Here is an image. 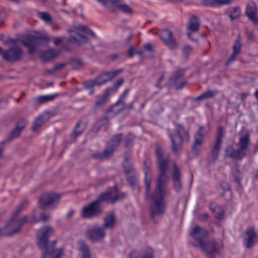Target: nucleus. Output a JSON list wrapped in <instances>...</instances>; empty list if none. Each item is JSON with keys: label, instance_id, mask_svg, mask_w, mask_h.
<instances>
[{"label": "nucleus", "instance_id": "f257e3e1", "mask_svg": "<svg viewBox=\"0 0 258 258\" xmlns=\"http://www.w3.org/2000/svg\"><path fill=\"white\" fill-rule=\"evenodd\" d=\"M155 155L158 170L156 183L167 184L170 179L167 174L169 163V155L158 143L155 145Z\"/></svg>", "mask_w": 258, "mask_h": 258}, {"label": "nucleus", "instance_id": "f03ea898", "mask_svg": "<svg viewBox=\"0 0 258 258\" xmlns=\"http://www.w3.org/2000/svg\"><path fill=\"white\" fill-rule=\"evenodd\" d=\"M167 184L156 183L154 193L152 196L153 202L151 205V217L155 221L156 218L163 215L165 205L163 201L165 196L168 194Z\"/></svg>", "mask_w": 258, "mask_h": 258}, {"label": "nucleus", "instance_id": "7ed1b4c3", "mask_svg": "<svg viewBox=\"0 0 258 258\" xmlns=\"http://www.w3.org/2000/svg\"><path fill=\"white\" fill-rule=\"evenodd\" d=\"M239 140L237 144V149H234L232 146H228L226 149L227 155L233 159L241 160L247 155L249 146L250 145V134L248 132L239 134Z\"/></svg>", "mask_w": 258, "mask_h": 258}, {"label": "nucleus", "instance_id": "20e7f679", "mask_svg": "<svg viewBox=\"0 0 258 258\" xmlns=\"http://www.w3.org/2000/svg\"><path fill=\"white\" fill-rule=\"evenodd\" d=\"M28 204V202L25 201L18 207L14 213L12 218L3 229V234L7 236H12L20 232L22 227L26 223L28 217L25 216L21 219H17L16 217L26 207Z\"/></svg>", "mask_w": 258, "mask_h": 258}, {"label": "nucleus", "instance_id": "39448f33", "mask_svg": "<svg viewBox=\"0 0 258 258\" xmlns=\"http://www.w3.org/2000/svg\"><path fill=\"white\" fill-rule=\"evenodd\" d=\"M54 233L53 229L49 226L43 227L39 230L38 245L39 248L44 249L41 258H46L54 251L55 241L48 242V238Z\"/></svg>", "mask_w": 258, "mask_h": 258}, {"label": "nucleus", "instance_id": "423d86ee", "mask_svg": "<svg viewBox=\"0 0 258 258\" xmlns=\"http://www.w3.org/2000/svg\"><path fill=\"white\" fill-rule=\"evenodd\" d=\"M49 41L50 39L47 34L36 32L35 35H30L22 39L13 40V43L15 44L17 42L21 43L28 48V54H32L36 51L38 46L40 44H47Z\"/></svg>", "mask_w": 258, "mask_h": 258}, {"label": "nucleus", "instance_id": "0eeeda50", "mask_svg": "<svg viewBox=\"0 0 258 258\" xmlns=\"http://www.w3.org/2000/svg\"><path fill=\"white\" fill-rule=\"evenodd\" d=\"M169 136L172 142V151L175 154L178 155L181 150L183 143L188 140V134L182 125L176 124L175 132L170 134Z\"/></svg>", "mask_w": 258, "mask_h": 258}, {"label": "nucleus", "instance_id": "6e6552de", "mask_svg": "<svg viewBox=\"0 0 258 258\" xmlns=\"http://www.w3.org/2000/svg\"><path fill=\"white\" fill-rule=\"evenodd\" d=\"M61 195L55 192L48 191L40 195L38 200V208L42 210L56 207L60 202Z\"/></svg>", "mask_w": 258, "mask_h": 258}, {"label": "nucleus", "instance_id": "1a4fd4ad", "mask_svg": "<svg viewBox=\"0 0 258 258\" xmlns=\"http://www.w3.org/2000/svg\"><path fill=\"white\" fill-rule=\"evenodd\" d=\"M126 196V194L124 192L118 193V188L115 186L108 189L105 192L101 194L97 200L100 203L106 202L113 204L118 201L124 199Z\"/></svg>", "mask_w": 258, "mask_h": 258}, {"label": "nucleus", "instance_id": "9d476101", "mask_svg": "<svg viewBox=\"0 0 258 258\" xmlns=\"http://www.w3.org/2000/svg\"><path fill=\"white\" fill-rule=\"evenodd\" d=\"M102 213L100 202L97 199L89 204L84 206L81 212V216L83 218H92L99 216Z\"/></svg>", "mask_w": 258, "mask_h": 258}, {"label": "nucleus", "instance_id": "9b49d317", "mask_svg": "<svg viewBox=\"0 0 258 258\" xmlns=\"http://www.w3.org/2000/svg\"><path fill=\"white\" fill-rule=\"evenodd\" d=\"M24 52L23 49L15 45L4 51L2 57L4 60L10 62H15L21 60L24 56Z\"/></svg>", "mask_w": 258, "mask_h": 258}, {"label": "nucleus", "instance_id": "f8f14e48", "mask_svg": "<svg viewBox=\"0 0 258 258\" xmlns=\"http://www.w3.org/2000/svg\"><path fill=\"white\" fill-rule=\"evenodd\" d=\"M86 237L93 242L102 240L106 235L105 230L102 227L94 226L88 228L86 232Z\"/></svg>", "mask_w": 258, "mask_h": 258}, {"label": "nucleus", "instance_id": "ddd939ff", "mask_svg": "<svg viewBox=\"0 0 258 258\" xmlns=\"http://www.w3.org/2000/svg\"><path fill=\"white\" fill-rule=\"evenodd\" d=\"M201 250L208 254L218 253L219 251V246L215 240L211 239L207 241H201L199 246Z\"/></svg>", "mask_w": 258, "mask_h": 258}, {"label": "nucleus", "instance_id": "4468645a", "mask_svg": "<svg viewBox=\"0 0 258 258\" xmlns=\"http://www.w3.org/2000/svg\"><path fill=\"white\" fill-rule=\"evenodd\" d=\"M163 34L160 37L164 43L170 49H175L178 48V44L174 38L172 32L169 29H164Z\"/></svg>", "mask_w": 258, "mask_h": 258}, {"label": "nucleus", "instance_id": "2eb2a0df", "mask_svg": "<svg viewBox=\"0 0 258 258\" xmlns=\"http://www.w3.org/2000/svg\"><path fill=\"white\" fill-rule=\"evenodd\" d=\"M122 69H118L113 72H108L101 74L95 78L97 86H101L106 83L115 78L119 73H122Z\"/></svg>", "mask_w": 258, "mask_h": 258}, {"label": "nucleus", "instance_id": "dca6fc26", "mask_svg": "<svg viewBox=\"0 0 258 258\" xmlns=\"http://www.w3.org/2000/svg\"><path fill=\"white\" fill-rule=\"evenodd\" d=\"M70 37L68 39V42L75 44L80 45L82 43H88L90 42V40L86 36L81 34L74 30L69 31Z\"/></svg>", "mask_w": 258, "mask_h": 258}, {"label": "nucleus", "instance_id": "f3484780", "mask_svg": "<svg viewBox=\"0 0 258 258\" xmlns=\"http://www.w3.org/2000/svg\"><path fill=\"white\" fill-rule=\"evenodd\" d=\"M203 126H200L199 131L195 135L194 143L192 146V152L193 154H197L201 149L205 137V135L203 133Z\"/></svg>", "mask_w": 258, "mask_h": 258}, {"label": "nucleus", "instance_id": "a211bd4d", "mask_svg": "<svg viewBox=\"0 0 258 258\" xmlns=\"http://www.w3.org/2000/svg\"><path fill=\"white\" fill-rule=\"evenodd\" d=\"M190 234L197 240L196 242L193 243V245L195 247H198L200 242L203 241V239L207 236L208 231L206 229L196 225Z\"/></svg>", "mask_w": 258, "mask_h": 258}, {"label": "nucleus", "instance_id": "6ab92c4d", "mask_svg": "<svg viewBox=\"0 0 258 258\" xmlns=\"http://www.w3.org/2000/svg\"><path fill=\"white\" fill-rule=\"evenodd\" d=\"M27 123L28 122L26 119H19L17 122L15 127L9 134V139H11L13 140L20 137L21 132L24 130Z\"/></svg>", "mask_w": 258, "mask_h": 258}, {"label": "nucleus", "instance_id": "aec40b11", "mask_svg": "<svg viewBox=\"0 0 258 258\" xmlns=\"http://www.w3.org/2000/svg\"><path fill=\"white\" fill-rule=\"evenodd\" d=\"M173 182V187L176 192H180L182 189V183L181 181V173L179 167L175 163L173 165V170L172 173Z\"/></svg>", "mask_w": 258, "mask_h": 258}, {"label": "nucleus", "instance_id": "412c9836", "mask_svg": "<svg viewBox=\"0 0 258 258\" xmlns=\"http://www.w3.org/2000/svg\"><path fill=\"white\" fill-rule=\"evenodd\" d=\"M257 13L258 10L256 4L252 2L249 3L246 9L245 14L254 24H258Z\"/></svg>", "mask_w": 258, "mask_h": 258}, {"label": "nucleus", "instance_id": "4be33fe9", "mask_svg": "<svg viewBox=\"0 0 258 258\" xmlns=\"http://www.w3.org/2000/svg\"><path fill=\"white\" fill-rule=\"evenodd\" d=\"M246 237H244L245 245L247 248H251L256 240L257 235L256 232L253 227H250L246 229L245 232Z\"/></svg>", "mask_w": 258, "mask_h": 258}, {"label": "nucleus", "instance_id": "5701e85b", "mask_svg": "<svg viewBox=\"0 0 258 258\" xmlns=\"http://www.w3.org/2000/svg\"><path fill=\"white\" fill-rule=\"evenodd\" d=\"M115 149L107 144V146L102 152H97L91 155L92 157L95 159L103 160L107 159L112 156Z\"/></svg>", "mask_w": 258, "mask_h": 258}, {"label": "nucleus", "instance_id": "b1692460", "mask_svg": "<svg viewBox=\"0 0 258 258\" xmlns=\"http://www.w3.org/2000/svg\"><path fill=\"white\" fill-rule=\"evenodd\" d=\"M241 47L242 44L240 43V38L238 37L235 40V43L233 46V52L226 63V66H228L230 63L236 59L237 57L241 52Z\"/></svg>", "mask_w": 258, "mask_h": 258}, {"label": "nucleus", "instance_id": "393cba45", "mask_svg": "<svg viewBox=\"0 0 258 258\" xmlns=\"http://www.w3.org/2000/svg\"><path fill=\"white\" fill-rule=\"evenodd\" d=\"M200 27V22L198 18L195 15L190 16L188 20L187 29L193 32H198L199 31Z\"/></svg>", "mask_w": 258, "mask_h": 258}, {"label": "nucleus", "instance_id": "a878e982", "mask_svg": "<svg viewBox=\"0 0 258 258\" xmlns=\"http://www.w3.org/2000/svg\"><path fill=\"white\" fill-rule=\"evenodd\" d=\"M112 90H113V89L111 87L108 88L101 96L97 97V100L95 103V107L98 108L105 104L107 98L109 96Z\"/></svg>", "mask_w": 258, "mask_h": 258}, {"label": "nucleus", "instance_id": "bb28decb", "mask_svg": "<svg viewBox=\"0 0 258 258\" xmlns=\"http://www.w3.org/2000/svg\"><path fill=\"white\" fill-rule=\"evenodd\" d=\"M59 51L54 49H50L41 53V57L43 61L47 62L57 57Z\"/></svg>", "mask_w": 258, "mask_h": 258}, {"label": "nucleus", "instance_id": "cd10ccee", "mask_svg": "<svg viewBox=\"0 0 258 258\" xmlns=\"http://www.w3.org/2000/svg\"><path fill=\"white\" fill-rule=\"evenodd\" d=\"M115 224V216L114 214L110 213L104 219V223L102 227L105 229H112Z\"/></svg>", "mask_w": 258, "mask_h": 258}, {"label": "nucleus", "instance_id": "c85d7f7f", "mask_svg": "<svg viewBox=\"0 0 258 258\" xmlns=\"http://www.w3.org/2000/svg\"><path fill=\"white\" fill-rule=\"evenodd\" d=\"M210 208L213 212L215 217L218 219L222 218L224 211L222 208L216 203L213 202L210 204Z\"/></svg>", "mask_w": 258, "mask_h": 258}, {"label": "nucleus", "instance_id": "c756f323", "mask_svg": "<svg viewBox=\"0 0 258 258\" xmlns=\"http://www.w3.org/2000/svg\"><path fill=\"white\" fill-rule=\"evenodd\" d=\"M221 144L216 143L212 149L211 156L209 158V162L211 163L215 161L218 158L219 152L220 149Z\"/></svg>", "mask_w": 258, "mask_h": 258}, {"label": "nucleus", "instance_id": "7c9ffc66", "mask_svg": "<svg viewBox=\"0 0 258 258\" xmlns=\"http://www.w3.org/2000/svg\"><path fill=\"white\" fill-rule=\"evenodd\" d=\"M218 92L216 90H208L206 92L203 94L198 96L195 98V101H200L201 100L207 99L211 98H213L216 95H217Z\"/></svg>", "mask_w": 258, "mask_h": 258}, {"label": "nucleus", "instance_id": "2f4dec72", "mask_svg": "<svg viewBox=\"0 0 258 258\" xmlns=\"http://www.w3.org/2000/svg\"><path fill=\"white\" fill-rule=\"evenodd\" d=\"M220 188L223 191L221 193V195L224 197L226 195V200H230L232 197V193L230 191V186L226 182H223L220 185Z\"/></svg>", "mask_w": 258, "mask_h": 258}, {"label": "nucleus", "instance_id": "473e14b6", "mask_svg": "<svg viewBox=\"0 0 258 258\" xmlns=\"http://www.w3.org/2000/svg\"><path fill=\"white\" fill-rule=\"evenodd\" d=\"M122 140V134L119 133L112 137L110 142L108 143L113 149L117 147L120 142Z\"/></svg>", "mask_w": 258, "mask_h": 258}, {"label": "nucleus", "instance_id": "72a5a7b5", "mask_svg": "<svg viewBox=\"0 0 258 258\" xmlns=\"http://www.w3.org/2000/svg\"><path fill=\"white\" fill-rule=\"evenodd\" d=\"M56 96H57V94L50 95L41 96L36 98L35 100L37 104H41L44 102L53 100Z\"/></svg>", "mask_w": 258, "mask_h": 258}, {"label": "nucleus", "instance_id": "f704fd0d", "mask_svg": "<svg viewBox=\"0 0 258 258\" xmlns=\"http://www.w3.org/2000/svg\"><path fill=\"white\" fill-rule=\"evenodd\" d=\"M144 163L146 166V170L144 171L145 174V181L146 184V188L147 191L148 192L151 188V175L149 174V169L146 165V161H145Z\"/></svg>", "mask_w": 258, "mask_h": 258}, {"label": "nucleus", "instance_id": "c9c22d12", "mask_svg": "<svg viewBox=\"0 0 258 258\" xmlns=\"http://www.w3.org/2000/svg\"><path fill=\"white\" fill-rule=\"evenodd\" d=\"M52 116V114L50 112L46 111L43 114L39 116L36 119V121L39 123L40 124L42 125L45 122H46L50 117Z\"/></svg>", "mask_w": 258, "mask_h": 258}, {"label": "nucleus", "instance_id": "e433bc0d", "mask_svg": "<svg viewBox=\"0 0 258 258\" xmlns=\"http://www.w3.org/2000/svg\"><path fill=\"white\" fill-rule=\"evenodd\" d=\"M119 2L116 3L115 6L113 7H116L121 10L124 13L131 15L133 13V9L130 8L127 5L125 4H121V1L118 0Z\"/></svg>", "mask_w": 258, "mask_h": 258}, {"label": "nucleus", "instance_id": "4c0bfd02", "mask_svg": "<svg viewBox=\"0 0 258 258\" xmlns=\"http://www.w3.org/2000/svg\"><path fill=\"white\" fill-rule=\"evenodd\" d=\"M73 69L80 70L83 68L84 63L83 60L80 58H72L70 62Z\"/></svg>", "mask_w": 258, "mask_h": 258}, {"label": "nucleus", "instance_id": "58836bf2", "mask_svg": "<svg viewBox=\"0 0 258 258\" xmlns=\"http://www.w3.org/2000/svg\"><path fill=\"white\" fill-rule=\"evenodd\" d=\"M75 28L77 30L84 32L93 38H95L96 36L95 33L86 26L79 24L75 26Z\"/></svg>", "mask_w": 258, "mask_h": 258}, {"label": "nucleus", "instance_id": "ea45409f", "mask_svg": "<svg viewBox=\"0 0 258 258\" xmlns=\"http://www.w3.org/2000/svg\"><path fill=\"white\" fill-rule=\"evenodd\" d=\"M144 49L146 51H149V54L147 56L146 58H154L155 57L154 53V49L153 45L150 43H148L145 44L144 45Z\"/></svg>", "mask_w": 258, "mask_h": 258}, {"label": "nucleus", "instance_id": "a19ab883", "mask_svg": "<svg viewBox=\"0 0 258 258\" xmlns=\"http://www.w3.org/2000/svg\"><path fill=\"white\" fill-rule=\"evenodd\" d=\"M184 75V70L183 69H180L177 72H175L172 76L170 78V81L172 83H175L179 79L181 78Z\"/></svg>", "mask_w": 258, "mask_h": 258}, {"label": "nucleus", "instance_id": "79ce46f5", "mask_svg": "<svg viewBox=\"0 0 258 258\" xmlns=\"http://www.w3.org/2000/svg\"><path fill=\"white\" fill-rule=\"evenodd\" d=\"M240 15V11L237 8H234L231 9L229 17L231 20H234L238 18Z\"/></svg>", "mask_w": 258, "mask_h": 258}, {"label": "nucleus", "instance_id": "37998d69", "mask_svg": "<svg viewBox=\"0 0 258 258\" xmlns=\"http://www.w3.org/2000/svg\"><path fill=\"white\" fill-rule=\"evenodd\" d=\"M38 15L39 18L44 20L47 23H50L52 22V19L50 14L47 12H39Z\"/></svg>", "mask_w": 258, "mask_h": 258}, {"label": "nucleus", "instance_id": "c03bdc74", "mask_svg": "<svg viewBox=\"0 0 258 258\" xmlns=\"http://www.w3.org/2000/svg\"><path fill=\"white\" fill-rule=\"evenodd\" d=\"M124 171L126 175L134 173V168L131 162L124 163L123 164Z\"/></svg>", "mask_w": 258, "mask_h": 258}, {"label": "nucleus", "instance_id": "a18cd8bd", "mask_svg": "<svg viewBox=\"0 0 258 258\" xmlns=\"http://www.w3.org/2000/svg\"><path fill=\"white\" fill-rule=\"evenodd\" d=\"M105 7H113L116 3L119 2L118 0H97Z\"/></svg>", "mask_w": 258, "mask_h": 258}, {"label": "nucleus", "instance_id": "49530a36", "mask_svg": "<svg viewBox=\"0 0 258 258\" xmlns=\"http://www.w3.org/2000/svg\"><path fill=\"white\" fill-rule=\"evenodd\" d=\"M81 249L83 253L82 258H91L88 247L84 243L82 244Z\"/></svg>", "mask_w": 258, "mask_h": 258}, {"label": "nucleus", "instance_id": "de8ad7c7", "mask_svg": "<svg viewBox=\"0 0 258 258\" xmlns=\"http://www.w3.org/2000/svg\"><path fill=\"white\" fill-rule=\"evenodd\" d=\"M127 180L128 182L130 185L132 186H135L137 184V180L135 175V173L128 174L126 175Z\"/></svg>", "mask_w": 258, "mask_h": 258}, {"label": "nucleus", "instance_id": "09e8293b", "mask_svg": "<svg viewBox=\"0 0 258 258\" xmlns=\"http://www.w3.org/2000/svg\"><path fill=\"white\" fill-rule=\"evenodd\" d=\"M134 138L127 136L123 139L124 147L128 148L132 146L133 144Z\"/></svg>", "mask_w": 258, "mask_h": 258}, {"label": "nucleus", "instance_id": "8fccbe9b", "mask_svg": "<svg viewBox=\"0 0 258 258\" xmlns=\"http://www.w3.org/2000/svg\"><path fill=\"white\" fill-rule=\"evenodd\" d=\"M128 92H129V89H128V88L126 89L125 90V91H124L123 93L122 94V95H121V96L120 97L119 100L115 104H114L113 107L116 105H118V104H119L120 103H122V104L125 105L124 100H125V98H126V96L127 95Z\"/></svg>", "mask_w": 258, "mask_h": 258}, {"label": "nucleus", "instance_id": "3c124183", "mask_svg": "<svg viewBox=\"0 0 258 258\" xmlns=\"http://www.w3.org/2000/svg\"><path fill=\"white\" fill-rule=\"evenodd\" d=\"M95 79L94 80H89L83 83L84 87L88 89H93V87L97 85Z\"/></svg>", "mask_w": 258, "mask_h": 258}, {"label": "nucleus", "instance_id": "603ef678", "mask_svg": "<svg viewBox=\"0 0 258 258\" xmlns=\"http://www.w3.org/2000/svg\"><path fill=\"white\" fill-rule=\"evenodd\" d=\"M49 219V214L46 213L45 212H43L40 215V219L39 220L36 219L35 218V217L33 216V222H37L39 220H41V221H46L48 220Z\"/></svg>", "mask_w": 258, "mask_h": 258}, {"label": "nucleus", "instance_id": "864d4df0", "mask_svg": "<svg viewBox=\"0 0 258 258\" xmlns=\"http://www.w3.org/2000/svg\"><path fill=\"white\" fill-rule=\"evenodd\" d=\"M224 127L223 126L219 127L218 129V134L216 143L221 144L222 138L223 137Z\"/></svg>", "mask_w": 258, "mask_h": 258}, {"label": "nucleus", "instance_id": "5fc2aeb1", "mask_svg": "<svg viewBox=\"0 0 258 258\" xmlns=\"http://www.w3.org/2000/svg\"><path fill=\"white\" fill-rule=\"evenodd\" d=\"M192 47L191 46L186 45L182 49V52L186 59H188L189 53L191 52Z\"/></svg>", "mask_w": 258, "mask_h": 258}, {"label": "nucleus", "instance_id": "6e6d98bb", "mask_svg": "<svg viewBox=\"0 0 258 258\" xmlns=\"http://www.w3.org/2000/svg\"><path fill=\"white\" fill-rule=\"evenodd\" d=\"M62 255V250L61 249H58L56 250L54 249V251L48 256H51V258H60Z\"/></svg>", "mask_w": 258, "mask_h": 258}, {"label": "nucleus", "instance_id": "4d7b16f0", "mask_svg": "<svg viewBox=\"0 0 258 258\" xmlns=\"http://www.w3.org/2000/svg\"><path fill=\"white\" fill-rule=\"evenodd\" d=\"M123 79H120L118 80L114 84L113 87L112 88L113 90L111 91V92H115L118 89V88L123 84Z\"/></svg>", "mask_w": 258, "mask_h": 258}, {"label": "nucleus", "instance_id": "13d9d810", "mask_svg": "<svg viewBox=\"0 0 258 258\" xmlns=\"http://www.w3.org/2000/svg\"><path fill=\"white\" fill-rule=\"evenodd\" d=\"M136 50L134 46H131L128 50L127 55L130 57H132L135 54H136Z\"/></svg>", "mask_w": 258, "mask_h": 258}, {"label": "nucleus", "instance_id": "bf43d9fd", "mask_svg": "<svg viewBox=\"0 0 258 258\" xmlns=\"http://www.w3.org/2000/svg\"><path fill=\"white\" fill-rule=\"evenodd\" d=\"M80 124V123L78 122L77 124L76 128H75V129L74 131L73 135H74L75 137H77L79 136L83 132V130H81V131H78V128L79 127Z\"/></svg>", "mask_w": 258, "mask_h": 258}, {"label": "nucleus", "instance_id": "052dcab7", "mask_svg": "<svg viewBox=\"0 0 258 258\" xmlns=\"http://www.w3.org/2000/svg\"><path fill=\"white\" fill-rule=\"evenodd\" d=\"M67 63H59L56 64L54 67V70L56 71V72H58L62 70L66 66Z\"/></svg>", "mask_w": 258, "mask_h": 258}, {"label": "nucleus", "instance_id": "680f3d73", "mask_svg": "<svg viewBox=\"0 0 258 258\" xmlns=\"http://www.w3.org/2000/svg\"><path fill=\"white\" fill-rule=\"evenodd\" d=\"M202 5L207 7H215L210 0H204L202 2Z\"/></svg>", "mask_w": 258, "mask_h": 258}, {"label": "nucleus", "instance_id": "e2e57ef3", "mask_svg": "<svg viewBox=\"0 0 258 258\" xmlns=\"http://www.w3.org/2000/svg\"><path fill=\"white\" fill-rule=\"evenodd\" d=\"M42 125L39 124L38 122H37L36 120L35 121V122L32 127V131L33 132H36L38 130V129L41 127Z\"/></svg>", "mask_w": 258, "mask_h": 258}, {"label": "nucleus", "instance_id": "0e129e2a", "mask_svg": "<svg viewBox=\"0 0 258 258\" xmlns=\"http://www.w3.org/2000/svg\"><path fill=\"white\" fill-rule=\"evenodd\" d=\"M53 40L54 43L56 45L60 44L62 41V39L59 37H53Z\"/></svg>", "mask_w": 258, "mask_h": 258}, {"label": "nucleus", "instance_id": "69168bd1", "mask_svg": "<svg viewBox=\"0 0 258 258\" xmlns=\"http://www.w3.org/2000/svg\"><path fill=\"white\" fill-rule=\"evenodd\" d=\"M164 78V75H162L157 81L156 86L159 89L162 88V86L160 85V83L163 80Z\"/></svg>", "mask_w": 258, "mask_h": 258}, {"label": "nucleus", "instance_id": "338daca9", "mask_svg": "<svg viewBox=\"0 0 258 258\" xmlns=\"http://www.w3.org/2000/svg\"><path fill=\"white\" fill-rule=\"evenodd\" d=\"M246 35L249 40L253 41L254 38V35L252 32H246Z\"/></svg>", "mask_w": 258, "mask_h": 258}, {"label": "nucleus", "instance_id": "774afa93", "mask_svg": "<svg viewBox=\"0 0 258 258\" xmlns=\"http://www.w3.org/2000/svg\"><path fill=\"white\" fill-rule=\"evenodd\" d=\"M131 159V155L129 153H125L124 155V163H130Z\"/></svg>", "mask_w": 258, "mask_h": 258}]
</instances>
